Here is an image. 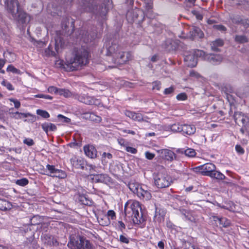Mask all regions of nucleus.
<instances>
[{
  "label": "nucleus",
  "mask_w": 249,
  "mask_h": 249,
  "mask_svg": "<svg viewBox=\"0 0 249 249\" xmlns=\"http://www.w3.org/2000/svg\"><path fill=\"white\" fill-rule=\"evenodd\" d=\"M89 52L87 49L82 47L75 52L73 57L66 60L63 64V68L68 71L77 70L89 63Z\"/></svg>",
  "instance_id": "f257e3e1"
},
{
  "label": "nucleus",
  "mask_w": 249,
  "mask_h": 249,
  "mask_svg": "<svg viewBox=\"0 0 249 249\" xmlns=\"http://www.w3.org/2000/svg\"><path fill=\"white\" fill-rule=\"evenodd\" d=\"M107 55L112 57L114 64H123L131 59V54L128 52L122 51L121 47L117 44H113L107 48Z\"/></svg>",
  "instance_id": "f03ea898"
},
{
  "label": "nucleus",
  "mask_w": 249,
  "mask_h": 249,
  "mask_svg": "<svg viewBox=\"0 0 249 249\" xmlns=\"http://www.w3.org/2000/svg\"><path fill=\"white\" fill-rule=\"evenodd\" d=\"M70 249H94L93 245L84 236H70L67 245Z\"/></svg>",
  "instance_id": "7ed1b4c3"
},
{
  "label": "nucleus",
  "mask_w": 249,
  "mask_h": 249,
  "mask_svg": "<svg viewBox=\"0 0 249 249\" xmlns=\"http://www.w3.org/2000/svg\"><path fill=\"white\" fill-rule=\"evenodd\" d=\"M154 180L155 186L159 189L168 187L173 182L172 177L164 169L155 173Z\"/></svg>",
  "instance_id": "20e7f679"
},
{
  "label": "nucleus",
  "mask_w": 249,
  "mask_h": 249,
  "mask_svg": "<svg viewBox=\"0 0 249 249\" xmlns=\"http://www.w3.org/2000/svg\"><path fill=\"white\" fill-rule=\"evenodd\" d=\"M100 0H81V6L85 11L92 12L100 16L104 15L106 7L99 5Z\"/></svg>",
  "instance_id": "39448f33"
},
{
  "label": "nucleus",
  "mask_w": 249,
  "mask_h": 249,
  "mask_svg": "<svg viewBox=\"0 0 249 249\" xmlns=\"http://www.w3.org/2000/svg\"><path fill=\"white\" fill-rule=\"evenodd\" d=\"M70 161L73 167L82 170L89 169L90 173L92 172L91 170H93L95 168V166L87 164L86 161L81 158L74 157L71 159Z\"/></svg>",
  "instance_id": "423d86ee"
},
{
  "label": "nucleus",
  "mask_w": 249,
  "mask_h": 249,
  "mask_svg": "<svg viewBox=\"0 0 249 249\" xmlns=\"http://www.w3.org/2000/svg\"><path fill=\"white\" fill-rule=\"evenodd\" d=\"M142 210L140 203L137 201L129 200L127 201L124 206V213L125 216H130L131 212L132 214H134L137 212Z\"/></svg>",
  "instance_id": "0eeeda50"
},
{
  "label": "nucleus",
  "mask_w": 249,
  "mask_h": 249,
  "mask_svg": "<svg viewBox=\"0 0 249 249\" xmlns=\"http://www.w3.org/2000/svg\"><path fill=\"white\" fill-rule=\"evenodd\" d=\"M5 7L7 11L11 14V16L16 17V13L20 9L19 3L18 0H6Z\"/></svg>",
  "instance_id": "6e6552de"
},
{
  "label": "nucleus",
  "mask_w": 249,
  "mask_h": 249,
  "mask_svg": "<svg viewBox=\"0 0 249 249\" xmlns=\"http://www.w3.org/2000/svg\"><path fill=\"white\" fill-rule=\"evenodd\" d=\"M76 98L80 102L89 105H99L100 104V100L99 99L87 94L78 95L76 96Z\"/></svg>",
  "instance_id": "1a4fd4ad"
},
{
  "label": "nucleus",
  "mask_w": 249,
  "mask_h": 249,
  "mask_svg": "<svg viewBox=\"0 0 249 249\" xmlns=\"http://www.w3.org/2000/svg\"><path fill=\"white\" fill-rule=\"evenodd\" d=\"M125 114L134 121L148 122L149 118L141 113L126 110Z\"/></svg>",
  "instance_id": "9d476101"
},
{
  "label": "nucleus",
  "mask_w": 249,
  "mask_h": 249,
  "mask_svg": "<svg viewBox=\"0 0 249 249\" xmlns=\"http://www.w3.org/2000/svg\"><path fill=\"white\" fill-rule=\"evenodd\" d=\"M12 18L14 20L17 21L19 23L22 24H26L30 20V16H29L21 8L17 13H16V17H15L14 16H13Z\"/></svg>",
  "instance_id": "9b49d317"
},
{
  "label": "nucleus",
  "mask_w": 249,
  "mask_h": 249,
  "mask_svg": "<svg viewBox=\"0 0 249 249\" xmlns=\"http://www.w3.org/2000/svg\"><path fill=\"white\" fill-rule=\"evenodd\" d=\"M84 153L87 157L90 159H95L97 156V151L93 145L87 144L83 147Z\"/></svg>",
  "instance_id": "f8f14e48"
},
{
  "label": "nucleus",
  "mask_w": 249,
  "mask_h": 249,
  "mask_svg": "<svg viewBox=\"0 0 249 249\" xmlns=\"http://www.w3.org/2000/svg\"><path fill=\"white\" fill-rule=\"evenodd\" d=\"M137 195L139 197L145 200H149L152 197L150 192L148 190L147 186H141L140 188L137 193Z\"/></svg>",
  "instance_id": "ddd939ff"
},
{
  "label": "nucleus",
  "mask_w": 249,
  "mask_h": 249,
  "mask_svg": "<svg viewBox=\"0 0 249 249\" xmlns=\"http://www.w3.org/2000/svg\"><path fill=\"white\" fill-rule=\"evenodd\" d=\"M223 58L220 54H209L205 57V60L213 65H217L220 64Z\"/></svg>",
  "instance_id": "4468645a"
},
{
  "label": "nucleus",
  "mask_w": 249,
  "mask_h": 249,
  "mask_svg": "<svg viewBox=\"0 0 249 249\" xmlns=\"http://www.w3.org/2000/svg\"><path fill=\"white\" fill-rule=\"evenodd\" d=\"M184 61L186 65L190 67H194L196 66L197 63L196 57L194 55L192 51L184 55Z\"/></svg>",
  "instance_id": "2eb2a0df"
},
{
  "label": "nucleus",
  "mask_w": 249,
  "mask_h": 249,
  "mask_svg": "<svg viewBox=\"0 0 249 249\" xmlns=\"http://www.w3.org/2000/svg\"><path fill=\"white\" fill-rule=\"evenodd\" d=\"M233 23L236 24H241L245 28L249 27V19L243 18L241 16L236 15L231 18Z\"/></svg>",
  "instance_id": "dca6fc26"
},
{
  "label": "nucleus",
  "mask_w": 249,
  "mask_h": 249,
  "mask_svg": "<svg viewBox=\"0 0 249 249\" xmlns=\"http://www.w3.org/2000/svg\"><path fill=\"white\" fill-rule=\"evenodd\" d=\"M43 243L49 246L57 245L58 242L54 236L50 234H45L42 236Z\"/></svg>",
  "instance_id": "f3484780"
},
{
  "label": "nucleus",
  "mask_w": 249,
  "mask_h": 249,
  "mask_svg": "<svg viewBox=\"0 0 249 249\" xmlns=\"http://www.w3.org/2000/svg\"><path fill=\"white\" fill-rule=\"evenodd\" d=\"M201 171L203 172V175L210 176L212 172L215 170L216 167L214 164L212 163H207L201 165Z\"/></svg>",
  "instance_id": "a211bd4d"
},
{
  "label": "nucleus",
  "mask_w": 249,
  "mask_h": 249,
  "mask_svg": "<svg viewBox=\"0 0 249 249\" xmlns=\"http://www.w3.org/2000/svg\"><path fill=\"white\" fill-rule=\"evenodd\" d=\"M140 12V10L137 9H131L128 11L126 15L127 21L130 23L134 22L137 19Z\"/></svg>",
  "instance_id": "6ab92c4d"
},
{
  "label": "nucleus",
  "mask_w": 249,
  "mask_h": 249,
  "mask_svg": "<svg viewBox=\"0 0 249 249\" xmlns=\"http://www.w3.org/2000/svg\"><path fill=\"white\" fill-rule=\"evenodd\" d=\"M196 130L195 125L191 124H182L181 132L183 135H191L194 134Z\"/></svg>",
  "instance_id": "aec40b11"
},
{
  "label": "nucleus",
  "mask_w": 249,
  "mask_h": 249,
  "mask_svg": "<svg viewBox=\"0 0 249 249\" xmlns=\"http://www.w3.org/2000/svg\"><path fill=\"white\" fill-rule=\"evenodd\" d=\"M132 218L133 221L135 224H140L143 223L145 221V219L143 216L142 210L137 212L134 214L130 215Z\"/></svg>",
  "instance_id": "412c9836"
},
{
  "label": "nucleus",
  "mask_w": 249,
  "mask_h": 249,
  "mask_svg": "<svg viewBox=\"0 0 249 249\" xmlns=\"http://www.w3.org/2000/svg\"><path fill=\"white\" fill-rule=\"evenodd\" d=\"M110 178L107 174H96L94 175V179L97 182L107 183L110 181Z\"/></svg>",
  "instance_id": "4be33fe9"
},
{
  "label": "nucleus",
  "mask_w": 249,
  "mask_h": 249,
  "mask_svg": "<svg viewBox=\"0 0 249 249\" xmlns=\"http://www.w3.org/2000/svg\"><path fill=\"white\" fill-rule=\"evenodd\" d=\"M161 153L164 158L169 161H172L176 158V154L172 151L169 149H163Z\"/></svg>",
  "instance_id": "5701e85b"
},
{
  "label": "nucleus",
  "mask_w": 249,
  "mask_h": 249,
  "mask_svg": "<svg viewBox=\"0 0 249 249\" xmlns=\"http://www.w3.org/2000/svg\"><path fill=\"white\" fill-rule=\"evenodd\" d=\"M43 130L47 133L49 131H54L57 129L56 126L51 123H45L41 124Z\"/></svg>",
  "instance_id": "b1692460"
},
{
  "label": "nucleus",
  "mask_w": 249,
  "mask_h": 249,
  "mask_svg": "<svg viewBox=\"0 0 249 249\" xmlns=\"http://www.w3.org/2000/svg\"><path fill=\"white\" fill-rule=\"evenodd\" d=\"M12 207V204L6 200L0 199V210L6 211L11 209Z\"/></svg>",
  "instance_id": "393cba45"
},
{
  "label": "nucleus",
  "mask_w": 249,
  "mask_h": 249,
  "mask_svg": "<svg viewBox=\"0 0 249 249\" xmlns=\"http://www.w3.org/2000/svg\"><path fill=\"white\" fill-rule=\"evenodd\" d=\"M128 187L131 191L136 194L140 188L139 184L135 180H131L128 184Z\"/></svg>",
  "instance_id": "a878e982"
},
{
  "label": "nucleus",
  "mask_w": 249,
  "mask_h": 249,
  "mask_svg": "<svg viewBox=\"0 0 249 249\" xmlns=\"http://www.w3.org/2000/svg\"><path fill=\"white\" fill-rule=\"evenodd\" d=\"M224 42L222 39H217L211 43V49L213 51L218 52L219 49L218 47L222 46Z\"/></svg>",
  "instance_id": "bb28decb"
},
{
  "label": "nucleus",
  "mask_w": 249,
  "mask_h": 249,
  "mask_svg": "<svg viewBox=\"0 0 249 249\" xmlns=\"http://www.w3.org/2000/svg\"><path fill=\"white\" fill-rule=\"evenodd\" d=\"M165 48L169 51L175 50L177 47V44L175 41L168 39L165 41Z\"/></svg>",
  "instance_id": "cd10ccee"
},
{
  "label": "nucleus",
  "mask_w": 249,
  "mask_h": 249,
  "mask_svg": "<svg viewBox=\"0 0 249 249\" xmlns=\"http://www.w3.org/2000/svg\"><path fill=\"white\" fill-rule=\"evenodd\" d=\"M79 201L84 205L91 206L93 202L87 196L82 195L79 196Z\"/></svg>",
  "instance_id": "c85d7f7f"
},
{
  "label": "nucleus",
  "mask_w": 249,
  "mask_h": 249,
  "mask_svg": "<svg viewBox=\"0 0 249 249\" xmlns=\"http://www.w3.org/2000/svg\"><path fill=\"white\" fill-rule=\"evenodd\" d=\"M192 51L195 57H196L197 59L198 58H200L205 60V57L208 54H206L203 51L200 50H194Z\"/></svg>",
  "instance_id": "c756f323"
},
{
  "label": "nucleus",
  "mask_w": 249,
  "mask_h": 249,
  "mask_svg": "<svg viewBox=\"0 0 249 249\" xmlns=\"http://www.w3.org/2000/svg\"><path fill=\"white\" fill-rule=\"evenodd\" d=\"M190 33L191 34V36L194 37H201L203 35V33L201 30L196 27H193L192 30L190 31Z\"/></svg>",
  "instance_id": "7c9ffc66"
},
{
  "label": "nucleus",
  "mask_w": 249,
  "mask_h": 249,
  "mask_svg": "<svg viewBox=\"0 0 249 249\" xmlns=\"http://www.w3.org/2000/svg\"><path fill=\"white\" fill-rule=\"evenodd\" d=\"M46 168L47 169V171L43 173V175H45L47 176H50L53 177L52 175H54V173H55L56 170L57 169L55 168L54 165H51L50 164H47L46 165Z\"/></svg>",
  "instance_id": "2f4dec72"
},
{
  "label": "nucleus",
  "mask_w": 249,
  "mask_h": 249,
  "mask_svg": "<svg viewBox=\"0 0 249 249\" xmlns=\"http://www.w3.org/2000/svg\"><path fill=\"white\" fill-rule=\"evenodd\" d=\"M234 40L236 42L240 44L249 42L248 37L245 35H236L235 36Z\"/></svg>",
  "instance_id": "473e14b6"
},
{
  "label": "nucleus",
  "mask_w": 249,
  "mask_h": 249,
  "mask_svg": "<svg viewBox=\"0 0 249 249\" xmlns=\"http://www.w3.org/2000/svg\"><path fill=\"white\" fill-rule=\"evenodd\" d=\"M81 38L83 41L87 43L89 41H91L94 38V36H91L89 37V34L87 32L82 31L80 33Z\"/></svg>",
  "instance_id": "72a5a7b5"
},
{
  "label": "nucleus",
  "mask_w": 249,
  "mask_h": 249,
  "mask_svg": "<svg viewBox=\"0 0 249 249\" xmlns=\"http://www.w3.org/2000/svg\"><path fill=\"white\" fill-rule=\"evenodd\" d=\"M211 178H213L219 180L224 179L225 178V176L219 171L214 170L212 174L210 176Z\"/></svg>",
  "instance_id": "f704fd0d"
},
{
  "label": "nucleus",
  "mask_w": 249,
  "mask_h": 249,
  "mask_svg": "<svg viewBox=\"0 0 249 249\" xmlns=\"http://www.w3.org/2000/svg\"><path fill=\"white\" fill-rule=\"evenodd\" d=\"M239 125H242L245 129H249V118L245 115L240 120V124Z\"/></svg>",
  "instance_id": "c9c22d12"
},
{
  "label": "nucleus",
  "mask_w": 249,
  "mask_h": 249,
  "mask_svg": "<svg viewBox=\"0 0 249 249\" xmlns=\"http://www.w3.org/2000/svg\"><path fill=\"white\" fill-rule=\"evenodd\" d=\"M244 116L241 112H235L234 115V118L236 124H240V120Z\"/></svg>",
  "instance_id": "e433bc0d"
},
{
  "label": "nucleus",
  "mask_w": 249,
  "mask_h": 249,
  "mask_svg": "<svg viewBox=\"0 0 249 249\" xmlns=\"http://www.w3.org/2000/svg\"><path fill=\"white\" fill-rule=\"evenodd\" d=\"M182 124H174L170 125L171 130L175 132H181Z\"/></svg>",
  "instance_id": "4c0bfd02"
},
{
  "label": "nucleus",
  "mask_w": 249,
  "mask_h": 249,
  "mask_svg": "<svg viewBox=\"0 0 249 249\" xmlns=\"http://www.w3.org/2000/svg\"><path fill=\"white\" fill-rule=\"evenodd\" d=\"M53 177H57L59 178H63L66 177L65 172L59 169H57L54 173V175H52Z\"/></svg>",
  "instance_id": "58836bf2"
},
{
  "label": "nucleus",
  "mask_w": 249,
  "mask_h": 249,
  "mask_svg": "<svg viewBox=\"0 0 249 249\" xmlns=\"http://www.w3.org/2000/svg\"><path fill=\"white\" fill-rule=\"evenodd\" d=\"M58 94L63 95L65 97H70L71 95V92L68 89H59Z\"/></svg>",
  "instance_id": "ea45409f"
},
{
  "label": "nucleus",
  "mask_w": 249,
  "mask_h": 249,
  "mask_svg": "<svg viewBox=\"0 0 249 249\" xmlns=\"http://www.w3.org/2000/svg\"><path fill=\"white\" fill-rule=\"evenodd\" d=\"M220 221L218 223L219 225L223 227L227 228L230 225V222L229 220L224 217H221Z\"/></svg>",
  "instance_id": "a19ab883"
},
{
  "label": "nucleus",
  "mask_w": 249,
  "mask_h": 249,
  "mask_svg": "<svg viewBox=\"0 0 249 249\" xmlns=\"http://www.w3.org/2000/svg\"><path fill=\"white\" fill-rule=\"evenodd\" d=\"M7 71L8 72H11L13 73L18 74H20L21 73V72L19 70L16 68L15 67H14L12 65H10L8 66L7 68Z\"/></svg>",
  "instance_id": "79ce46f5"
},
{
  "label": "nucleus",
  "mask_w": 249,
  "mask_h": 249,
  "mask_svg": "<svg viewBox=\"0 0 249 249\" xmlns=\"http://www.w3.org/2000/svg\"><path fill=\"white\" fill-rule=\"evenodd\" d=\"M99 222L100 224L103 226H107L109 224H110V220L108 217L106 216V215L104 216L103 218H101L99 219Z\"/></svg>",
  "instance_id": "37998d69"
},
{
  "label": "nucleus",
  "mask_w": 249,
  "mask_h": 249,
  "mask_svg": "<svg viewBox=\"0 0 249 249\" xmlns=\"http://www.w3.org/2000/svg\"><path fill=\"white\" fill-rule=\"evenodd\" d=\"M185 155L189 157H194L196 155V152L194 149L187 148L185 149Z\"/></svg>",
  "instance_id": "c03bdc74"
},
{
  "label": "nucleus",
  "mask_w": 249,
  "mask_h": 249,
  "mask_svg": "<svg viewBox=\"0 0 249 249\" xmlns=\"http://www.w3.org/2000/svg\"><path fill=\"white\" fill-rule=\"evenodd\" d=\"M13 117L16 119H20L22 118H26L28 117V114L24 113H20L16 112L13 113Z\"/></svg>",
  "instance_id": "a18cd8bd"
},
{
  "label": "nucleus",
  "mask_w": 249,
  "mask_h": 249,
  "mask_svg": "<svg viewBox=\"0 0 249 249\" xmlns=\"http://www.w3.org/2000/svg\"><path fill=\"white\" fill-rule=\"evenodd\" d=\"M121 243L128 244L129 243V239L126 234H121L120 235L118 240Z\"/></svg>",
  "instance_id": "49530a36"
},
{
  "label": "nucleus",
  "mask_w": 249,
  "mask_h": 249,
  "mask_svg": "<svg viewBox=\"0 0 249 249\" xmlns=\"http://www.w3.org/2000/svg\"><path fill=\"white\" fill-rule=\"evenodd\" d=\"M37 115L42 117L44 118H48L50 117L49 113L41 109H37L36 111Z\"/></svg>",
  "instance_id": "de8ad7c7"
},
{
  "label": "nucleus",
  "mask_w": 249,
  "mask_h": 249,
  "mask_svg": "<svg viewBox=\"0 0 249 249\" xmlns=\"http://www.w3.org/2000/svg\"><path fill=\"white\" fill-rule=\"evenodd\" d=\"M16 184L21 186H24L27 185L29 183L28 180L26 178H22L20 179H18L16 182Z\"/></svg>",
  "instance_id": "09e8293b"
},
{
  "label": "nucleus",
  "mask_w": 249,
  "mask_h": 249,
  "mask_svg": "<svg viewBox=\"0 0 249 249\" xmlns=\"http://www.w3.org/2000/svg\"><path fill=\"white\" fill-rule=\"evenodd\" d=\"M52 47L49 45L47 49L45 51V53L46 55L55 56L56 53L52 50Z\"/></svg>",
  "instance_id": "8fccbe9b"
},
{
  "label": "nucleus",
  "mask_w": 249,
  "mask_h": 249,
  "mask_svg": "<svg viewBox=\"0 0 249 249\" xmlns=\"http://www.w3.org/2000/svg\"><path fill=\"white\" fill-rule=\"evenodd\" d=\"M24 144L29 146H33L35 144L34 140L31 138H25L23 141Z\"/></svg>",
  "instance_id": "3c124183"
},
{
  "label": "nucleus",
  "mask_w": 249,
  "mask_h": 249,
  "mask_svg": "<svg viewBox=\"0 0 249 249\" xmlns=\"http://www.w3.org/2000/svg\"><path fill=\"white\" fill-rule=\"evenodd\" d=\"M89 118L91 121L96 122H100L101 121V117L95 115L94 113L90 114Z\"/></svg>",
  "instance_id": "603ef678"
},
{
  "label": "nucleus",
  "mask_w": 249,
  "mask_h": 249,
  "mask_svg": "<svg viewBox=\"0 0 249 249\" xmlns=\"http://www.w3.org/2000/svg\"><path fill=\"white\" fill-rule=\"evenodd\" d=\"M1 84L3 86L6 87L7 89L9 90H13L14 89L12 84L5 80L2 81Z\"/></svg>",
  "instance_id": "864d4df0"
},
{
  "label": "nucleus",
  "mask_w": 249,
  "mask_h": 249,
  "mask_svg": "<svg viewBox=\"0 0 249 249\" xmlns=\"http://www.w3.org/2000/svg\"><path fill=\"white\" fill-rule=\"evenodd\" d=\"M175 91V88L173 86H171L168 88H166L164 90V94L165 95H170L173 93Z\"/></svg>",
  "instance_id": "5fc2aeb1"
},
{
  "label": "nucleus",
  "mask_w": 249,
  "mask_h": 249,
  "mask_svg": "<svg viewBox=\"0 0 249 249\" xmlns=\"http://www.w3.org/2000/svg\"><path fill=\"white\" fill-rule=\"evenodd\" d=\"M177 100L179 101H185L187 99V96L185 93H181L178 94L176 97Z\"/></svg>",
  "instance_id": "6e6d98bb"
},
{
  "label": "nucleus",
  "mask_w": 249,
  "mask_h": 249,
  "mask_svg": "<svg viewBox=\"0 0 249 249\" xmlns=\"http://www.w3.org/2000/svg\"><path fill=\"white\" fill-rule=\"evenodd\" d=\"M192 14L196 16V18L198 20H202L203 18V16L198 11L196 10H192L191 11Z\"/></svg>",
  "instance_id": "4d7b16f0"
},
{
  "label": "nucleus",
  "mask_w": 249,
  "mask_h": 249,
  "mask_svg": "<svg viewBox=\"0 0 249 249\" xmlns=\"http://www.w3.org/2000/svg\"><path fill=\"white\" fill-rule=\"evenodd\" d=\"M57 118L64 123H70L71 122L70 118L65 117L61 114H59L57 116Z\"/></svg>",
  "instance_id": "13d9d810"
},
{
  "label": "nucleus",
  "mask_w": 249,
  "mask_h": 249,
  "mask_svg": "<svg viewBox=\"0 0 249 249\" xmlns=\"http://www.w3.org/2000/svg\"><path fill=\"white\" fill-rule=\"evenodd\" d=\"M161 88V83L160 81H155L153 82V89L160 90Z\"/></svg>",
  "instance_id": "bf43d9fd"
},
{
  "label": "nucleus",
  "mask_w": 249,
  "mask_h": 249,
  "mask_svg": "<svg viewBox=\"0 0 249 249\" xmlns=\"http://www.w3.org/2000/svg\"><path fill=\"white\" fill-rule=\"evenodd\" d=\"M109 219L110 218L112 220L114 219L116 217L115 213L113 210H109L107 213L106 215Z\"/></svg>",
  "instance_id": "052dcab7"
},
{
  "label": "nucleus",
  "mask_w": 249,
  "mask_h": 249,
  "mask_svg": "<svg viewBox=\"0 0 249 249\" xmlns=\"http://www.w3.org/2000/svg\"><path fill=\"white\" fill-rule=\"evenodd\" d=\"M9 101L11 102H13L14 104L15 107L16 108H18L20 107V103L19 101L16 99L14 98H10Z\"/></svg>",
  "instance_id": "680f3d73"
},
{
  "label": "nucleus",
  "mask_w": 249,
  "mask_h": 249,
  "mask_svg": "<svg viewBox=\"0 0 249 249\" xmlns=\"http://www.w3.org/2000/svg\"><path fill=\"white\" fill-rule=\"evenodd\" d=\"M125 150L131 154H136L137 152V150L135 148L130 146H125Z\"/></svg>",
  "instance_id": "e2e57ef3"
},
{
  "label": "nucleus",
  "mask_w": 249,
  "mask_h": 249,
  "mask_svg": "<svg viewBox=\"0 0 249 249\" xmlns=\"http://www.w3.org/2000/svg\"><path fill=\"white\" fill-rule=\"evenodd\" d=\"M112 158V155L110 153L104 152L102 154L103 160H105L106 159L111 160Z\"/></svg>",
  "instance_id": "0e129e2a"
},
{
  "label": "nucleus",
  "mask_w": 249,
  "mask_h": 249,
  "mask_svg": "<svg viewBox=\"0 0 249 249\" xmlns=\"http://www.w3.org/2000/svg\"><path fill=\"white\" fill-rule=\"evenodd\" d=\"M213 28L220 31L225 32L227 30L226 28L222 25H214Z\"/></svg>",
  "instance_id": "69168bd1"
},
{
  "label": "nucleus",
  "mask_w": 249,
  "mask_h": 249,
  "mask_svg": "<svg viewBox=\"0 0 249 249\" xmlns=\"http://www.w3.org/2000/svg\"><path fill=\"white\" fill-rule=\"evenodd\" d=\"M145 156L147 159L151 160L155 157V155L153 153H150L149 151H146L145 153Z\"/></svg>",
  "instance_id": "338daca9"
},
{
  "label": "nucleus",
  "mask_w": 249,
  "mask_h": 249,
  "mask_svg": "<svg viewBox=\"0 0 249 249\" xmlns=\"http://www.w3.org/2000/svg\"><path fill=\"white\" fill-rule=\"evenodd\" d=\"M196 0H186V6L191 7L195 5V3Z\"/></svg>",
  "instance_id": "774afa93"
}]
</instances>
